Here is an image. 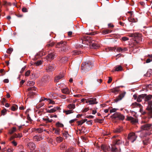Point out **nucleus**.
<instances>
[{"mask_svg":"<svg viewBox=\"0 0 152 152\" xmlns=\"http://www.w3.org/2000/svg\"><path fill=\"white\" fill-rule=\"evenodd\" d=\"M45 146L44 145H41L40 146V148H39V150H38L39 151H42L43 152H44L45 151H49V148H48V150H47L46 149V148H45Z\"/></svg>","mask_w":152,"mask_h":152,"instance_id":"obj_13","label":"nucleus"},{"mask_svg":"<svg viewBox=\"0 0 152 152\" xmlns=\"http://www.w3.org/2000/svg\"><path fill=\"white\" fill-rule=\"evenodd\" d=\"M22 10L24 12H26L28 11L27 8L25 7H23L22 8Z\"/></svg>","mask_w":152,"mask_h":152,"instance_id":"obj_51","label":"nucleus"},{"mask_svg":"<svg viewBox=\"0 0 152 152\" xmlns=\"http://www.w3.org/2000/svg\"><path fill=\"white\" fill-rule=\"evenodd\" d=\"M26 68V66H24L22 68L21 70L20 71V72L21 73H23V72L25 70Z\"/></svg>","mask_w":152,"mask_h":152,"instance_id":"obj_57","label":"nucleus"},{"mask_svg":"<svg viewBox=\"0 0 152 152\" xmlns=\"http://www.w3.org/2000/svg\"><path fill=\"white\" fill-rule=\"evenodd\" d=\"M56 47L59 49V51L65 52L67 51L68 46L66 42L61 41L57 44Z\"/></svg>","mask_w":152,"mask_h":152,"instance_id":"obj_3","label":"nucleus"},{"mask_svg":"<svg viewBox=\"0 0 152 152\" xmlns=\"http://www.w3.org/2000/svg\"><path fill=\"white\" fill-rule=\"evenodd\" d=\"M146 109L149 111L150 113L151 114L152 113V107L151 106L148 105Z\"/></svg>","mask_w":152,"mask_h":152,"instance_id":"obj_35","label":"nucleus"},{"mask_svg":"<svg viewBox=\"0 0 152 152\" xmlns=\"http://www.w3.org/2000/svg\"><path fill=\"white\" fill-rule=\"evenodd\" d=\"M112 81V78L110 77H109V79H108V80L107 81V83H110L111 81Z\"/></svg>","mask_w":152,"mask_h":152,"instance_id":"obj_62","label":"nucleus"},{"mask_svg":"<svg viewBox=\"0 0 152 152\" xmlns=\"http://www.w3.org/2000/svg\"><path fill=\"white\" fill-rule=\"evenodd\" d=\"M148 56L149 57V58L147 59L146 60V62L147 63H149L151 61H152V54L148 55Z\"/></svg>","mask_w":152,"mask_h":152,"instance_id":"obj_26","label":"nucleus"},{"mask_svg":"<svg viewBox=\"0 0 152 152\" xmlns=\"http://www.w3.org/2000/svg\"><path fill=\"white\" fill-rule=\"evenodd\" d=\"M89 110L88 108H85L83 110V112H85Z\"/></svg>","mask_w":152,"mask_h":152,"instance_id":"obj_60","label":"nucleus"},{"mask_svg":"<svg viewBox=\"0 0 152 152\" xmlns=\"http://www.w3.org/2000/svg\"><path fill=\"white\" fill-rule=\"evenodd\" d=\"M60 149L64 150L66 148V146L65 144L62 143L60 145Z\"/></svg>","mask_w":152,"mask_h":152,"instance_id":"obj_42","label":"nucleus"},{"mask_svg":"<svg viewBox=\"0 0 152 152\" xmlns=\"http://www.w3.org/2000/svg\"><path fill=\"white\" fill-rule=\"evenodd\" d=\"M11 109L12 110L14 111L16 110L17 108L14 106H12L11 107Z\"/></svg>","mask_w":152,"mask_h":152,"instance_id":"obj_56","label":"nucleus"},{"mask_svg":"<svg viewBox=\"0 0 152 152\" xmlns=\"http://www.w3.org/2000/svg\"><path fill=\"white\" fill-rule=\"evenodd\" d=\"M57 142L58 143H60L63 140V138L60 137H57L56 139Z\"/></svg>","mask_w":152,"mask_h":152,"instance_id":"obj_33","label":"nucleus"},{"mask_svg":"<svg viewBox=\"0 0 152 152\" xmlns=\"http://www.w3.org/2000/svg\"><path fill=\"white\" fill-rule=\"evenodd\" d=\"M33 140L35 141H39L42 140L43 138L40 135H36L33 137Z\"/></svg>","mask_w":152,"mask_h":152,"instance_id":"obj_15","label":"nucleus"},{"mask_svg":"<svg viewBox=\"0 0 152 152\" xmlns=\"http://www.w3.org/2000/svg\"><path fill=\"white\" fill-rule=\"evenodd\" d=\"M115 69L112 70L113 72L115 71H120L123 70V68L121 65H118L115 67Z\"/></svg>","mask_w":152,"mask_h":152,"instance_id":"obj_14","label":"nucleus"},{"mask_svg":"<svg viewBox=\"0 0 152 152\" xmlns=\"http://www.w3.org/2000/svg\"><path fill=\"white\" fill-rule=\"evenodd\" d=\"M149 139L148 137H146L143 140V142L144 145H147L150 142Z\"/></svg>","mask_w":152,"mask_h":152,"instance_id":"obj_25","label":"nucleus"},{"mask_svg":"<svg viewBox=\"0 0 152 152\" xmlns=\"http://www.w3.org/2000/svg\"><path fill=\"white\" fill-rule=\"evenodd\" d=\"M92 66V64L90 61L84 62L81 65V69L84 72H86L91 70Z\"/></svg>","mask_w":152,"mask_h":152,"instance_id":"obj_4","label":"nucleus"},{"mask_svg":"<svg viewBox=\"0 0 152 152\" xmlns=\"http://www.w3.org/2000/svg\"><path fill=\"white\" fill-rule=\"evenodd\" d=\"M67 107L70 110L74 109L75 107V106L74 104H69L67 106Z\"/></svg>","mask_w":152,"mask_h":152,"instance_id":"obj_23","label":"nucleus"},{"mask_svg":"<svg viewBox=\"0 0 152 152\" xmlns=\"http://www.w3.org/2000/svg\"><path fill=\"white\" fill-rule=\"evenodd\" d=\"M128 121H130L133 124L137 122L138 120L137 118H135L131 116L128 117L127 118Z\"/></svg>","mask_w":152,"mask_h":152,"instance_id":"obj_12","label":"nucleus"},{"mask_svg":"<svg viewBox=\"0 0 152 152\" xmlns=\"http://www.w3.org/2000/svg\"><path fill=\"white\" fill-rule=\"evenodd\" d=\"M61 91L63 93L65 94H68L70 93L69 89L67 87L61 89Z\"/></svg>","mask_w":152,"mask_h":152,"instance_id":"obj_19","label":"nucleus"},{"mask_svg":"<svg viewBox=\"0 0 152 152\" xmlns=\"http://www.w3.org/2000/svg\"><path fill=\"white\" fill-rule=\"evenodd\" d=\"M68 60V58L67 57H63L61 59V62H65L66 61Z\"/></svg>","mask_w":152,"mask_h":152,"instance_id":"obj_41","label":"nucleus"},{"mask_svg":"<svg viewBox=\"0 0 152 152\" xmlns=\"http://www.w3.org/2000/svg\"><path fill=\"white\" fill-rule=\"evenodd\" d=\"M145 96V94L139 95L137 99V102H141L142 100V99L144 98Z\"/></svg>","mask_w":152,"mask_h":152,"instance_id":"obj_17","label":"nucleus"},{"mask_svg":"<svg viewBox=\"0 0 152 152\" xmlns=\"http://www.w3.org/2000/svg\"><path fill=\"white\" fill-rule=\"evenodd\" d=\"M125 94L126 92H123L120 94L117 98L114 100V101L117 102L121 100L124 97Z\"/></svg>","mask_w":152,"mask_h":152,"instance_id":"obj_9","label":"nucleus"},{"mask_svg":"<svg viewBox=\"0 0 152 152\" xmlns=\"http://www.w3.org/2000/svg\"><path fill=\"white\" fill-rule=\"evenodd\" d=\"M54 43L53 42H50V43L47 44V46L48 47H52L54 45Z\"/></svg>","mask_w":152,"mask_h":152,"instance_id":"obj_47","label":"nucleus"},{"mask_svg":"<svg viewBox=\"0 0 152 152\" xmlns=\"http://www.w3.org/2000/svg\"><path fill=\"white\" fill-rule=\"evenodd\" d=\"M122 130V129L121 127L117 128L114 130V132L115 133H119L121 132Z\"/></svg>","mask_w":152,"mask_h":152,"instance_id":"obj_31","label":"nucleus"},{"mask_svg":"<svg viewBox=\"0 0 152 152\" xmlns=\"http://www.w3.org/2000/svg\"><path fill=\"white\" fill-rule=\"evenodd\" d=\"M128 20L130 22H135L134 19L131 15H130V17L128 18Z\"/></svg>","mask_w":152,"mask_h":152,"instance_id":"obj_34","label":"nucleus"},{"mask_svg":"<svg viewBox=\"0 0 152 152\" xmlns=\"http://www.w3.org/2000/svg\"><path fill=\"white\" fill-rule=\"evenodd\" d=\"M68 135V133L66 132H65L63 133V136L66 138L67 137Z\"/></svg>","mask_w":152,"mask_h":152,"instance_id":"obj_54","label":"nucleus"},{"mask_svg":"<svg viewBox=\"0 0 152 152\" xmlns=\"http://www.w3.org/2000/svg\"><path fill=\"white\" fill-rule=\"evenodd\" d=\"M28 146L29 148L31 150V151H33L34 150L36 145L33 142H30L28 144Z\"/></svg>","mask_w":152,"mask_h":152,"instance_id":"obj_11","label":"nucleus"},{"mask_svg":"<svg viewBox=\"0 0 152 152\" xmlns=\"http://www.w3.org/2000/svg\"><path fill=\"white\" fill-rule=\"evenodd\" d=\"M56 126L57 127H62L64 126V125L62 124L59 122L56 123Z\"/></svg>","mask_w":152,"mask_h":152,"instance_id":"obj_37","label":"nucleus"},{"mask_svg":"<svg viewBox=\"0 0 152 152\" xmlns=\"http://www.w3.org/2000/svg\"><path fill=\"white\" fill-rule=\"evenodd\" d=\"M16 130V128L15 127H13L12 129L10 130L9 132V133L10 134H12Z\"/></svg>","mask_w":152,"mask_h":152,"instance_id":"obj_39","label":"nucleus"},{"mask_svg":"<svg viewBox=\"0 0 152 152\" xmlns=\"http://www.w3.org/2000/svg\"><path fill=\"white\" fill-rule=\"evenodd\" d=\"M111 146L110 148V146L102 145L101 148L104 152L110 151L115 152H119L121 151L120 148L119 147H116L115 145H111Z\"/></svg>","mask_w":152,"mask_h":152,"instance_id":"obj_1","label":"nucleus"},{"mask_svg":"<svg viewBox=\"0 0 152 152\" xmlns=\"http://www.w3.org/2000/svg\"><path fill=\"white\" fill-rule=\"evenodd\" d=\"M13 50V49L12 48H10L8 49L7 51V52L8 53L10 54Z\"/></svg>","mask_w":152,"mask_h":152,"instance_id":"obj_43","label":"nucleus"},{"mask_svg":"<svg viewBox=\"0 0 152 152\" xmlns=\"http://www.w3.org/2000/svg\"><path fill=\"white\" fill-rule=\"evenodd\" d=\"M64 112L65 113L66 115L69 114L74 113V111L73 110H65L64 111Z\"/></svg>","mask_w":152,"mask_h":152,"instance_id":"obj_30","label":"nucleus"},{"mask_svg":"<svg viewBox=\"0 0 152 152\" xmlns=\"http://www.w3.org/2000/svg\"><path fill=\"white\" fill-rule=\"evenodd\" d=\"M35 64H36L37 66H39L42 64V61H38L35 62Z\"/></svg>","mask_w":152,"mask_h":152,"instance_id":"obj_49","label":"nucleus"},{"mask_svg":"<svg viewBox=\"0 0 152 152\" xmlns=\"http://www.w3.org/2000/svg\"><path fill=\"white\" fill-rule=\"evenodd\" d=\"M35 89V88L33 87H29L28 89V91H30L31 90H34Z\"/></svg>","mask_w":152,"mask_h":152,"instance_id":"obj_63","label":"nucleus"},{"mask_svg":"<svg viewBox=\"0 0 152 152\" xmlns=\"http://www.w3.org/2000/svg\"><path fill=\"white\" fill-rule=\"evenodd\" d=\"M123 142L121 139H116L115 140V144L119 145L121 144Z\"/></svg>","mask_w":152,"mask_h":152,"instance_id":"obj_29","label":"nucleus"},{"mask_svg":"<svg viewBox=\"0 0 152 152\" xmlns=\"http://www.w3.org/2000/svg\"><path fill=\"white\" fill-rule=\"evenodd\" d=\"M148 105L152 106V101H150L148 102Z\"/></svg>","mask_w":152,"mask_h":152,"instance_id":"obj_59","label":"nucleus"},{"mask_svg":"<svg viewBox=\"0 0 152 152\" xmlns=\"http://www.w3.org/2000/svg\"><path fill=\"white\" fill-rule=\"evenodd\" d=\"M127 50V49L126 48H122L121 47H118L116 49V51L118 52L123 53Z\"/></svg>","mask_w":152,"mask_h":152,"instance_id":"obj_16","label":"nucleus"},{"mask_svg":"<svg viewBox=\"0 0 152 152\" xmlns=\"http://www.w3.org/2000/svg\"><path fill=\"white\" fill-rule=\"evenodd\" d=\"M55 56V55L54 53H51L47 56V59L48 60H52L54 58Z\"/></svg>","mask_w":152,"mask_h":152,"instance_id":"obj_20","label":"nucleus"},{"mask_svg":"<svg viewBox=\"0 0 152 152\" xmlns=\"http://www.w3.org/2000/svg\"><path fill=\"white\" fill-rule=\"evenodd\" d=\"M118 109L116 108H113L110 110V113H113L115 112Z\"/></svg>","mask_w":152,"mask_h":152,"instance_id":"obj_45","label":"nucleus"},{"mask_svg":"<svg viewBox=\"0 0 152 152\" xmlns=\"http://www.w3.org/2000/svg\"><path fill=\"white\" fill-rule=\"evenodd\" d=\"M55 66L52 65H50L46 68V70L48 72L52 71L54 70L55 69Z\"/></svg>","mask_w":152,"mask_h":152,"instance_id":"obj_21","label":"nucleus"},{"mask_svg":"<svg viewBox=\"0 0 152 152\" xmlns=\"http://www.w3.org/2000/svg\"><path fill=\"white\" fill-rule=\"evenodd\" d=\"M137 137L134 133H131L128 136V139L131 142H133L136 139Z\"/></svg>","mask_w":152,"mask_h":152,"instance_id":"obj_6","label":"nucleus"},{"mask_svg":"<svg viewBox=\"0 0 152 152\" xmlns=\"http://www.w3.org/2000/svg\"><path fill=\"white\" fill-rule=\"evenodd\" d=\"M45 100H47L48 101V102L49 104H55V102L53 100L49 99H47V98H45Z\"/></svg>","mask_w":152,"mask_h":152,"instance_id":"obj_38","label":"nucleus"},{"mask_svg":"<svg viewBox=\"0 0 152 152\" xmlns=\"http://www.w3.org/2000/svg\"><path fill=\"white\" fill-rule=\"evenodd\" d=\"M60 109V107H59L57 106L54 107L53 108L47 110V112L48 113H53L57 111V110H59Z\"/></svg>","mask_w":152,"mask_h":152,"instance_id":"obj_10","label":"nucleus"},{"mask_svg":"<svg viewBox=\"0 0 152 152\" xmlns=\"http://www.w3.org/2000/svg\"><path fill=\"white\" fill-rule=\"evenodd\" d=\"M83 44L87 45H89L92 42L91 38L90 37L87 36L86 37H83L80 40Z\"/></svg>","mask_w":152,"mask_h":152,"instance_id":"obj_5","label":"nucleus"},{"mask_svg":"<svg viewBox=\"0 0 152 152\" xmlns=\"http://www.w3.org/2000/svg\"><path fill=\"white\" fill-rule=\"evenodd\" d=\"M131 106H132L133 107H139L140 108H141L142 106L140 104L137 103L136 102H135L132 103L131 105Z\"/></svg>","mask_w":152,"mask_h":152,"instance_id":"obj_24","label":"nucleus"},{"mask_svg":"<svg viewBox=\"0 0 152 152\" xmlns=\"http://www.w3.org/2000/svg\"><path fill=\"white\" fill-rule=\"evenodd\" d=\"M7 112V110L6 109H4L1 110V113L3 115H4Z\"/></svg>","mask_w":152,"mask_h":152,"instance_id":"obj_46","label":"nucleus"},{"mask_svg":"<svg viewBox=\"0 0 152 152\" xmlns=\"http://www.w3.org/2000/svg\"><path fill=\"white\" fill-rule=\"evenodd\" d=\"M64 77V75L60 74L58 76L56 77L55 78V81L56 82H58L59 80L63 78Z\"/></svg>","mask_w":152,"mask_h":152,"instance_id":"obj_22","label":"nucleus"},{"mask_svg":"<svg viewBox=\"0 0 152 152\" xmlns=\"http://www.w3.org/2000/svg\"><path fill=\"white\" fill-rule=\"evenodd\" d=\"M67 151L68 152H71L72 151H76L75 149L73 147H71L68 149Z\"/></svg>","mask_w":152,"mask_h":152,"instance_id":"obj_40","label":"nucleus"},{"mask_svg":"<svg viewBox=\"0 0 152 152\" xmlns=\"http://www.w3.org/2000/svg\"><path fill=\"white\" fill-rule=\"evenodd\" d=\"M60 131V129H55V133L57 134H59V132Z\"/></svg>","mask_w":152,"mask_h":152,"instance_id":"obj_48","label":"nucleus"},{"mask_svg":"<svg viewBox=\"0 0 152 152\" xmlns=\"http://www.w3.org/2000/svg\"><path fill=\"white\" fill-rule=\"evenodd\" d=\"M28 84H29V86H31L34 85V83L32 81H29L28 82Z\"/></svg>","mask_w":152,"mask_h":152,"instance_id":"obj_55","label":"nucleus"},{"mask_svg":"<svg viewBox=\"0 0 152 152\" xmlns=\"http://www.w3.org/2000/svg\"><path fill=\"white\" fill-rule=\"evenodd\" d=\"M22 136V134L21 133H19L18 134L17 137L19 138H20Z\"/></svg>","mask_w":152,"mask_h":152,"instance_id":"obj_64","label":"nucleus"},{"mask_svg":"<svg viewBox=\"0 0 152 152\" xmlns=\"http://www.w3.org/2000/svg\"><path fill=\"white\" fill-rule=\"evenodd\" d=\"M122 39L123 41H125L129 40V38L126 37H123L122 38Z\"/></svg>","mask_w":152,"mask_h":152,"instance_id":"obj_52","label":"nucleus"},{"mask_svg":"<svg viewBox=\"0 0 152 152\" xmlns=\"http://www.w3.org/2000/svg\"><path fill=\"white\" fill-rule=\"evenodd\" d=\"M32 129L33 131H37V132L39 133H41L43 132V129H42L41 128H34V129Z\"/></svg>","mask_w":152,"mask_h":152,"instance_id":"obj_32","label":"nucleus"},{"mask_svg":"<svg viewBox=\"0 0 152 152\" xmlns=\"http://www.w3.org/2000/svg\"><path fill=\"white\" fill-rule=\"evenodd\" d=\"M12 144H13V145L15 146H16L17 145V142L15 141H12Z\"/></svg>","mask_w":152,"mask_h":152,"instance_id":"obj_61","label":"nucleus"},{"mask_svg":"<svg viewBox=\"0 0 152 152\" xmlns=\"http://www.w3.org/2000/svg\"><path fill=\"white\" fill-rule=\"evenodd\" d=\"M111 32V30H109V29H106L103 30L102 31V33L103 34H105L110 33Z\"/></svg>","mask_w":152,"mask_h":152,"instance_id":"obj_27","label":"nucleus"},{"mask_svg":"<svg viewBox=\"0 0 152 152\" xmlns=\"http://www.w3.org/2000/svg\"><path fill=\"white\" fill-rule=\"evenodd\" d=\"M107 49H110V50L112 51L113 50H115V49H116L114 47H107Z\"/></svg>","mask_w":152,"mask_h":152,"instance_id":"obj_53","label":"nucleus"},{"mask_svg":"<svg viewBox=\"0 0 152 152\" xmlns=\"http://www.w3.org/2000/svg\"><path fill=\"white\" fill-rule=\"evenodd\" d=\"M71 99H69L68 100L67 99V101L68 102H72L73 103H75L76 102L77 100H74L72 102H71V101H70V100Z\"/></svg>","mask_w":152,"mask_h":152,"instance_id":"obj_58","label":"nucleus"},{"mask_svg":"<svg viewBox=\"0 0 152 152\" xmlns=\"http://www.w3.org/2000/svg\"><path fill=\"white\" fill-rule=\"evenodd\" d=\"M30 73V71L29 70L27 71L25 74V76H28Z\"/></svg>","mask_w":152,"mask_h":152,"instance_id":"obj_50","label":"nucleus"},{"mask_svg":"<svg viewBox=\"0 0 152 152\" xmlns=\"http://www.w3.org/2000/svg\"><path fill=\"white\" fill-rule=\"evenodd\" d=\"M113 117L114 118H117L121 120H124L125 118L124 116L123 115L117 113L113 114Z\"/></svg>","mask_w":152,"mask_h":152,"instance_id":"obj_7","label":"nucleus"},{"mask_svg":"<svg viewBox=\"0 0 152 152\" xmlns=\"http://www.w3.org/2000/svg\"><path fill=\"white\" fill-rule=\"evenodd\" d=\"M86 102L88 103L89 104H96L97 103L96 101V99L95 98L87 99L86 100Z\"/></svg>","mask_w":152,"mask_h":152,"instance_id":"obj_8","label":"nucleus"},{"mask_svg":"<svg viewBox=\"0 0 152 152\" xmlns=\"http://www.w3.org/2000/svg\"><path fill=\"white\" fill-rule=\"evenodd\" d=\"M87 121V119H82L81 121H78L77 123L78 124V125H80L84 123L86 121Z\"/></svg>","mask_w":152,"mask_h":152,"instance_id":"obj_28","label":"nucleus"},{"mask_svg":"<svg viewBox=\"0 0 152 152\" xmlns=\"http://www.w3.org/2000/svg\"><path fill=\"white\" fill-rule=\"evenodd\" d=\"M152 125L151 124H145L142 126H141V129L142 130H146L149 131V132H142L140 136L141 137H146L147 135H149L151 134L152 133L151 131H152V128L151 127Z\"/></svg>","mask_w":152,"mask_h":152,"instance_id":"obj_2","label":"nucleus"},{"mask_svg":"<svg viewBox=\"0 0 152 152\" xmlns=\"http://www.w3.org/2000/svg\"><path fill=\"white\" fill-rule=\"evenodd\" d=\"M119 90L117 88H114L111 90L112 92L114 93H116Z\"/></svg>","mask_w":152,"mask_h":152,"instance_id":"obj_36","label":"nucleus"},{"mask_svg":"<svg viewBox=\"0 0 152 152\" xmlns=\"http://www.w3.org/2000/svg\"><path fill=\"white\" fill-rule=\"evenodd\" d=\"M145 102H148L150 101H151V99L152 98V95H147L145 94Z\"/></svg>","mask_w":152,"mask_h":152,"instance_id":"obj_18","label":"nucleus"},{"mask_svg":"<svg viewBox=\"0 0 152 152\" xmlns=\"http://www.w3.org/2000/svg\"><path fill=\"white\" fill-rule=\"evenodd\" d=\"M32 75L35 78H37L39 76V73H34V74H33Z\"/></svg>","mask_w":152,"mask_h":152,"instance_id":"obj_44","label":"nucleus"}]
</instances>
